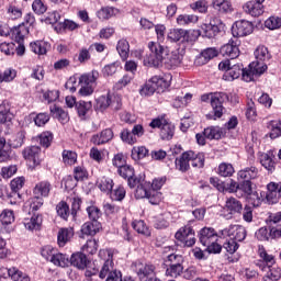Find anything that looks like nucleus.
<instances>
[{"label":"nucleus","mask_w":281,"mask_h":281,"mask_svg":"<svg viewBox=\"0 0 281 281\" xmlns=\"http://www.w3.org/2000/svg\"><path fill=\"white\" fill-rule=\"evenodd\" d=\"M148 49L149 54L143 59L145 67H166L167 69H172V67L181 65V55L179 53H170L168 47L157 42H149Z\"/></svg>","instance_id":"nucleus-1"},{"label":"nucleus","mask_w":281,"mask_h":281,"mask_svg":"<svg viewBox=\"0 0 281 281\" xmlns=\"http://www.w3.org/2000/svg\"><path fill=\"white\" fill-rule=\"evenodd\" d=\"M258 256L261 258V260L257 262V267H259L261 271H266L267 274L270 276L273 280H280L281 268L273 266L276 265V257H273V255H269L265 249V246H259Z\"/></svg>","instance_id":"nucleus-2"},{"label":"nucleus","mask_w":281,"mask_h":281,"mask_svg":"<svg viewBox=\"0 0 281 281\" xmlns=\"http://www.w3.org/2000/svg\"><path fill=\"white\" fill-rule=\"evenodd\" d=\"M202 102H210L214 117H223V113H225V102L229 100V94L225 92H215V93H207L201 95Z\"/></svg>","instance_id":"nucleus-3"},{"label":"nucleus","mask_w":281,"mask_h":281,"mask_svg":"<svg viewBox=\"0 0 281 281\" xmlns=\"http://www.w3.org/2000/svg\"><path fill=\"white\" fill-rule=\"evenodd\" d=\"M98 78H100V72H98V70H92L81 75L79 77V95L82 98L93 95V92L98 87Z\"/></svg>","instance_id":"nucleus-4"},{"label":"nucleus","mask_w":281,"mask_h":281,"mask_svg":"<svg viewBox=\"0 0 281 281\" xmlns=\"http://www.w3.org/2000/svg\"><path fill=\"white\" fill-rule=\"evenodd\" d=\"M149 126L151 128H160V137L165 142H170L175 137V124L168 122L165 116L154 119Z\"/></svg>","instance_id":"nucleus-5"},{"label":"nucleus","mask_w":281,"mask_h":281,"mask_svg":"<svg viewBox=\"0 0 281 281\" xmlns=\"http://www.w3.org/2000/svg\"><path fill=\"white\" fill-rule=\"evenodd\" d=\"M168 87H170L168 78L164 79L155 76L143 86L140 89V95H145L146 98L153 95L155 91H162V89H168Z\"/></svg>","instance_id":"nucleus-6"},{"label":"nucleus","mask_w":281,"mask_h":281,"mask_svg":"<svg viewBox=\"0 0 281 281\" xmlns=\"http://www.w3.org/2000/svg\"><path fill=\"white\" fill-rule=\"evenodd\" d=\"M265 71H267V64L260 61H252L247 68L243 67L241 80H244V82H254V80L262 76Z\"/></svg>","instance_id":"nucleus-7"},{"label":"nucleus","mask_w":281,"mask_h":281,"mask_svg":"<svg viewBox=\"0 0 281 281\" xmlns=\"http://www.w3.org/2000/svg\"><path fill=\"white\" fill-rule=\"evenodd\" d=\"M133 267L140 281H159L155 273V266L151 263L135 261Z\"/></svg>","instance_id":"nucleus-8"},{"label":"nucleus","mask_w":281,"mask_h":281,"mask_svg":"<svg viewBox=\"0 0 281 281\" xmlns=\"http://www.w3.org/2000/svg\"><path fill=\"white\" fill-rule=\"evenodd\" d=\"M218 69L221 71H226L223 78L224 80H228V82L238 80V77L243 76V64L232 65V61L228 59L221 61L218 64Z\"/></svg>","instance_id":"nucleus-9"},{"label":"nucleus","mask_w":281,"mask_h":281,"mask_svg":"<svg viewBox=\"0 0 281 281\" xmlns=\"http://www.w3.org/2000/svg\"><path fill=\"white\" fill-rule=\"evenodd\" d=\"M144 135V126L140 124L134 125V127L130 131L128 128H124L121 132V139L125 144H137V137H142Z\"/></svg>","instance_id":"nucleus-10"},{"label":"nucleus","mask_w":281,"mask_h":281,"mask_svg":"<svg viewBox=\"0 0 281 281\" xmlns=\"http://www.w3.org/2000/svg\"><path fill=\"white\" fill-rule=\"evenodd\" d=\"M175 238L180 243H183L186 247H193L196 244V237H194V229L190 226L181 227L175 235Z\"/></svg>","instance_id":"nucleus-11"},{"label":"nucleus","mask_w":281,"mask_h":281,"mask_svg":"<svg viewBox=\"0 0 281 281\" xmlns=\"http://www.w3.org/2000/svg\"><path fill=\"white\" fill-rule=\"evenodd\" d=\"M254 32V24L247 20H239L235 22L232 26V34L235 38H240L243 36H249Z\"/></svg>","instance_id":"nucleus-12"},{"label":"nucleus","mask_w":281,"mask_h":281,"mask_svg":"<svg viewBox=\"0 0 281 281\" xmlns=\"http://www.w3.org/2000/svg\"><path fill=\"white\" fill-rule=\"evenodd\" d=\"M268 228L273 240L281 238V212L271 213L267 220Z\"/></svg>","instance_id":"nucleus-13"},{"label":"nucleus","mask_w":281,"mask_h":281,"mask_svg":"<svg viewBox=\"0 0 281 281\" xmlns=\"http://www.w3.org/2000/svg\"><path fill=\"white\" fill-rule=\"evenodd\" d=\"M109 106H112V109H120L122 106V103H120V99L115 97H111V94L108 95H101L97 99V105L95 109L98 111H104L105 109H109Z\"/></svg>","instance_id":"nucleus-14"},{"label":"nucleus","mask_w":281,"mask_h":281,"mask_svg":"<svg viewBox=\"0 0 281 281\" xmlns=\"http://www.w3.org/2000/svg\"><path fill=\"white\" fill-rule=\"evenodd\" d=\"M237 232V236L235 237L236 243H243L245 238H247V229L245 226L240 225H231L227 228L221 231V234L224 238L234 236V233Z\"/></svg>","instance_id":"nucleus-15"},{"label":"nucleus","mask_w":281,"mask_h":281,"mask_svg":"<svg viewBox=\"0 0 281 281\" xmlns=\"http://www.w3.org/2000/svg\"><path fill=\"white\" fill-rule=\"evenodd\" d=\"M14 114L11 112V105L8 101H3L0 104V126L2 128H8L12 122Z\"/></svg>","instance_id":"nucleus-16"},{"label":"nucleus","mask_w":281,"mask_h":281,"mask_svg":"<svg viewBox=\"0 0 281 281\" xmlns=\"http://www.w3.org/2000/svg\"><path fill=\"white\" fill-rule=\"evenodd\" d=\"M168 41L171 43H189L190 31L183 29H171L167 34Z\"/></svg>","instance_id":"nucleus-17"},{"label":"nucleus","mask_w":281,"mask_h":281,"mask_svg":"<svg viewBox=\"0 0 281 281\" xmlns=\"http://www.w3.org/2000/svg\"><path fill=\"white\" fill-rule=\"evenodd\" d=\"M22 155L26 161H32L33 166H41V147L38 146H31L24 148Z\"/></svg>","instance_id":"nucleus-18"},{"label":"nucleus","mask_w":281,"mask_h":281,"mask_svg":"<svg viewBox=\"0 0 281 281\" xmlns=\"http://www.w3.org/2000/svg\"><path fill=\"white\" fill-rule=\"evenodd\" d=\"M114 137L113 130L105 128L98 134L91 136L90 142L94 144V146H104V144H109Z\"/></svg>","instance_id":"nucleus-19"},{"label":"nucleus","mask_w":281,"mask_h":281,"mask_svg":"<svg viewBox=\"0 0 281 281\" xmlns=\"http://www.w3.org/2000/svg\"><path fill=\"white\" fill-rule=\"evenodd\" d=\"M220 54H222V56H224L225 58H231L232 60H234V58H238V56H240L238 42H228L227 44L221 47Z\"/></svg>","instance_id":"nucleus-20"},{"label":"nucleus","mask_w":281,"mask_h":281,"mask_svg":"<svg viewBox=\"0 0 281 281\" xmlns=\"http://www.w3.org/2000/svg\"><path fill=\"white\" fill-rule=\"evenodd\" d=\"M194 157V151H184L179 158L176 159V168L180 172H188L190 170V161Z\"/></svg>","instance_id":"nucleus-21"},{"label":"nucleus","mask_w":281,"mask_h":281,"mask_svg":"<svg viewBox=\"0 0 281 281\" xmlns=\"http://www.w3.org/2000/svg\"><path fill=\"white\" fill-rule=\"evenodd\" d=\"M218 240V235L214 232V228H202L200 232V243L204 247L206 245H213Z\"/></svg>","instance_id":"nucleus-22"},{"label":"nucleus","mask_w":281,"mask_h":281,"mask_svg":"<svg viewBox=\"0 0 281 281\" xmlns=\"http://www.w3.org/2000/svg\"><path fill=\"white\" fill-rule=\"evenodd\" d=\"M25 186V178L19 177L14 178L11 181V194L13 196V200H10L11 205L16 204V201L21 199V194L19 193V190H21Z\"/></svg>","instance_id":"nucleus-23"},{"label":"nucleus","mask_w":281,"mask_h":281,"mask_svg":"<svg viewBox=\"0 0 281 281\" xmlns=\"http://www.w3.org/2000/svg\"><path fill=\"white\" fill-rule=\"evenodd\" d=\"M218 56V49L215 47L204 49L195 59V65L202 66L207 65L212 58Z\"/></svg>","instance_id":"nucleus-24"},{"label":"nucleus","mask_w":281,"mask_h":281,"mask_svg":"<svg viewBox=\"0 0 281 281\" xmlns=\"http://www.w3.org/2000/svg\"><path fill=\"white\" fill-rule=\"evenodd\" d=\"M260 177V171L254 167H246L237 172L238 181H251V179H258Z\"/></svg>","instance_id":"nucleus-25"},{"label":"nucleus","mask_w":281,"mask_h":281,"mask_svg":"<svg viewBox=\"0 0 281 281\" xmlns=\"http://www.w3.org/2000/svg\"><path fill=\"white\" fill-rule=\"evenodd\" d=\"M243 9L246 14H250V16H260L265 13V5L254 1H248L246 4H244Z\"/></svg>","instance_id":"nucleus-26"},{"label":"nucleus","mask_w":281,"mask_h":281,"mask_svg":"<svg viewBox=\"0 0 281 281\" xmlns=\"http://www.w3.org/2000/svg\"><path fill=\"white\" fill-rule=\"evenodd\" d=\"M30 34V30L25 24H20L11 30V38L15 41V43H23L25 36Z\"/></svg>","instance_id":"nucleus-27"},{"label":"nucleus","mask_w":281,"mask_h":281,"mask_svg":"<svg viewBox=\"0 0 281 281\" xmlns=\"http://www.w3.org/2000/svg\"><path fill=\"white\" fill-rule=\"evenodd\" d=\"M24 227L29 229V232H38L41 229V225H43V216L33 215L31 218H24Z\"/></svg>","instance_id":"nucleus-28"},{"label":"nucleus","mask_w":281,"mask_h":281,"mask_svg":"<svg viewBox=\"0 0 281 281\" xmlns=\"http://www.w3.org/2000/svg\"><path fill=\"white\" fill-rule=\"evenodd\" d=\"M212 5L218 14H229V12L234 11L232 2L228 0H213Z\"/></svg>","instance_id":"nucleus-29"},{"label":"nucleus","mask_w":281,"mask_h":281,"mask_svg":"<svg viewBox=\"0 0 281 281\" xmlns=\"http://www.w3.org/2000/svg\"><path fill=\"white\" fill-rule=\"evenodd\" d=\"M74 238V228H60L57 234V245L65 247Z\"/></svg>","instance_id":"nucleus-30"},{"label":"nucleus","mask_w":281,"mask_h":281,"mask_svg":"<svg viewBox=\"0 0 281 281\" xmlns=\"http://www.w3.org/2000/svg\"><path fill=\"white\" fill-rule=\"evenodd\" d=\"M102 227V224L100 222L94 221V222H86L81 226V233L85 234L86 236H95L97 232H100Z\"/></svg>","instance_id":"nucleus-31"},{"label":"nucleus","mask_w":281,"mask_h":281,"mask_svg":"<svg viewBox=\"0 0 281 281\" xmlns=\"http://www.w3.org/2000/svg\"><path fill=\"white\" fill-rule=\"evenodd\" d=\"M93 104L91 101H78L76 103V111L80 117V120H87V114L91 111Z\"/></svg>","instance_id":"nucleus-32"},{"label":"nucleus","mask_w":281,"mask_h":281,"mask_svg":"<svg viewBox=\"0 0 281 281\" xmlns=\"http://www.w3.org/2000/svg\"><path fill=\"white\" fill-rule=\"evenodd\" d=\"M49 192H52V183L47 180L38 182L34 188L36 196H49Z\"/></svg>","instance_id":"nucleus-33"},{"label":"nucleus","mask_w":281,"mask_h":281,"mask_svg":"<svg viewBox=\"0 0 281 281\" xmlns=\"http://www.w3.org/2000/svg\"><path fill=\"white\" fill-rule=\"evenodd\" d=\"M8 277L11 278L13 281H32L27 273L16 269V268H9L5 269Z\"/></svg>","instance_id":"nucleus-34"},{"label":"nucleus","mask_w":281,"mask_h":281,"mask_svg":"<svg viewBox=\"0 0 281 281\" xmlns=\"http://www.w3.org/2000/svg\"><path fill=\"white\" fill-rule=\"evenodd\" d=\"M69 262H70V265H72V267H77V269H86L87 256H85V254H82V252L74 254L70 257Z\"/></svg>","instance_id":"nucleus-35"},{"label":"nucleus","mask_w":281,"mask_h":281,"mask_svg":"<svg viewBox=\"0 0 281 281\" xmlns=\"http://www.w3.org/2000/svg\"><path fill=\"white\" fill-rule=\"evenodd\" d=\"M255 63H263L266 65L267 60L271 58V54H269V49L266 46H258L255 50Z\"/></svg>","instance_id":"nucleus-36"},{"label":"nucleus","mask_w":281,"mask_h":281,"mask_svg":"<svg viewBox=\"0 0 281 281\" xmlns=\"http://www.w3.org/2000/svg\"><path fill=\"white\" fill-rule=\"evenodd\" d=\"M203 135H204V137H206V139H221V137H223L224 133L221 127L211 126V127H206L203 131Z\"/></svg>","instance_id":"nucleus-37"},{"label":"nucleus","mask_w":281,"mask_h":281,"mask_svg":"<svg viewBox=\"0 0 281 281\" xmlns=\"http://www.w3.org/2000/svg\"><path fill=\"white\" fill-rule=\"evenodd\" d=\"M120 10L113 7H104L100 9L97 13L98 19L101 21H106L108 19H111V16H115V14H119Z\"/></svg>","instance_id":"nucleus-38"},{"label":"nucleus","mask_w":281,"mask_h":281,"mask_svg":"<svg viewBox=\"0 0 281 281\" xmlns=\"http://www.w3.org/2000/svg\"><path fill=\"white\" fill-rule=\"evenodd\" d=\"M97 186L101 190V192H105V194H111V191L113 190V186H115V183L113 182V179L103 177L97 182Z\"/></svg>","instance_id":"nucleus-39"},{"label":"nucleus","mask_w":281,"mask_h":281,"mask_svg":"<svg viewBox=\"0 0 281 281\" xmlns=\"http://www.w3.org/2000/svg\"><path fill=\"white\" fill-rule=\"evenodd\" d=\"M50 113H53V117H56L61 124L69 122V114L63 110V108L53 106L50 108Z\"/></svg>","instance_id":"nucleus-40"},{"label":"nucleus","mask_w":281,"mask_h":281,"mask_svg":"<svg viewBox=\"0 0 281 281\" xmlns=\"http://www.w3.org/2000/svg\"><path fill=\"white\" fill-rule=\"evenodd\" d=\"M12 150H10V145L5 143V139L0 136V162L9 161Z\"/></svg>","instance_id":"nucleus-41"},{"label":"nucleus","mask_w":281,"mask_h":281,"mask_svg":"<svg viewBox=\"0 0 281 281\" xmlns=\"http://www.w3.org/2000/svg\"><path fill=\"white\" fill-rule=\"evenodd\" d=\"M226 210L231 212V214H237L243 210V203L236 200V198H228L225 204Z\"/></svg>","instance_id":"nucleus-42"},{"label":"nucleus","mask_w":281,"mask_h":281,"mask_svg":"<svg viewBox=\"0 0 281 281\" xmlns=\"http://www.w3.org/2000/svg\"><path fill=\"white\" fill-rule=\"evenodd\" d=\"M116 50L123 60L128 58V52H131V45L126 40H120L116 45Z\"/></svg>","instance_id":"nucleus-43"},{"label":"nucleus","mask_w":281,"mask_h":281,"mask_svg":"<svg viewBox=\"0 0 281 281\" xmlns=\"http://www.w3.org/2000/svg\"><path fill=\"white\" fill-rule=\"evenodd\" d=\"M267 128L270 131L271 139H278L281 135V121H270Z\"/></svg>","instance_id":"nucleus-44"},{"label":"nucleus","mask_w":281,"mask_h":281,"mask_svg":"<svg viewBox=\"0 0 281 281\" xmlns=\"http://www.w3.org/2000/svg\"><path fill=\"white\" fill-rule=\"evenodd\" d=\"M30 46L32 52L38 54V56H44V54H47V49H49V44L46 42H32Z\"/></svg>","instance_id":"nucleus-45"},{"label":"nucleus","mask_w":281,"mask_h":281,"mask_svg":"<svg viewBox=\"0 0 281 281\" xmlns=\"http://www.w3.org/2000/svg\"><path fill=\"white\" fill-rule=\"evenodd\" d=\"M201 30L203 36H205L206 38H214V36H216V34L218 33V25L212 23L203 24Z\"/></svg>","instance_id":"nucleus-46"},{"label":"nucleus","mask_w":281,"mask_h":281,"mask_svg":"<svg viewBox=\"0 0 281 281\" xmlns=\"http://www.w3.org/2000/svg\"><path fill=\"white\" fill-rule=\"evenodd\" d=\"M50 262H53V265H55L56 267H69V256L60 252H55V256L53 257Z\"/></svg>","instance_id":"nucleus-47"},{"label":"nucleus","mask_w":281,"mask_h":281,"mask_svg":"<svg viewBox=\"0 0 281 281\" xmlns=\"http://www.w3.org/2000/svg\"><path fill=\"white\" fill-rule=\"evenodd\" d=\"M132 227L135 229V232H137V234H143V236H150V229H148V226L142 220L134 221L132 223Z\"/></svg>","instance_id":"nucleus-48"},{"label":"nucleus","mask_w":281,"mask_h":281,"mask_svg":"<svg viewBox=\"0 0 281 281\" xmlns=\"http://www.w3.org/2000/svg\"><path fill=\"white\" fill-rule=\"evenodd\" d=\"M199 16L194 14H181L177 18L178 25H190V23H196Z\"/></svg>","instance_id":"nucleus-49"},{"label":"nucleus","mask_w":281,"mask_h":281,"mask_svg":"<svg viewBox=\"0 0 281 281\" xmlns=\"http://www.w3.org/2000/svg\"><path fill=\"white\" fill-rule=\"evenodd\" d=\"M126 196V189L124 187L119 186L114 190L110 192V198L112 201H124V198Z\"/></svg>","instance_id":"nucleus-50"},{"label":"nucleus","mask_w":281,"mask_h":281,"mask_svg":"<svg viewBox=\"0 0 281 281\" xmlns=\"http://www.w3.org/2000/svg\"><path fill=\"white\" fill-rule=\"evenodd\" d=\"M235 170H234V166L232 164H227V162H222L218 166V175H221V177H232V175H234Z\"/></svg>","instance_id":"nucleus-51"},{"label":"nucleus","mask_w":281,"mask_h":281,"mask_svg":"<svg viewBox=\"0 0 281 281\" xmlns=\"http://www.w3.org/2000/svg\"><path fill=\"white\" fill-rule=\"evenodd\" d=\"M259 161L261 166H263V168L269 171L273 170V166H276V162H273V159L271 156H269V154H261L259 156Z\"/></svg>","instance_id":"nucleus-52"},{"label":"nucleus","mask_w":281,"mask_h":281,"mask_svg":"<svg viewBox=\"0 0 281 281\" xmlns=\"http://www.w3.org/2000/svg\"><path fill=\"white\" fill-rule=\"evenodd\" d=\"M63 159H64V164H66L67 166H74V164L78 161V154L71 150H64Z\"/></svg>","instance_id":"nucleus-53"},{"label":"nucleus","mask_w":281,"mask_h":281,"mask_svg":"<svg viewBox=\"0 0 281 281\" xmlns=\"http://www.w3.org/2000/svg\"><path fill=\"white\" fill-rule=\"evenodd\" d=\"M148 155V150L146 149L145 146H138V147H133L132 149V159L135 161H138V159H144Z\"/></svg>","instance_id":"nucleus-54"},{"label":"nucleus","mask_w":281,"mask_h":281,"mask_svg":"<svg viewBox=\"0 0 281 281\" xmlns=\"http://www.w3.org/2000/svg\"><path fill=\"white\" fill-rule=\"evenodd\" d=\"M2 225H12L14 223V212L12 210H4L0 214Z\"/></svg>","instance_id":"nucleus-55"},{"label":"nucleus","mask_w":281,"mask_h":281,"mask_svg":"<svg viewBox=\"0 0 281 281\" xmlns=\"http://www.w3.org/2000/svg\"><path fill=\"white\" fill-rule=\"evenodd\" d=\"M190 159L193 168H203L205 166V154H195L193 151V157Z\"/></svg>","instance_id":"nucleus-56"},{"label":"nucleus","mask_w":281,"mask_h":281,"mask_svg":"<svg viewBox=\"0 0 281 281\" xmlns=\"http://www.w3.org/2000/svg\"><path fill=\"white\" fill-rule=\"evenodd\" d=\"M191 10H194V12H200L201 14H205L207 12V0H198L196 2H193L190 4Z\"/></svg>","instance_id":"nucleus-57"},{"label":"nucleus","mask_w":281,"mask_h":281,"mask_svg":"<svg viewBox=\"0 0 281 281\" xmlns=\"http://www.w3.org/2000/svg\"><path fill=\"white\" fill-rule=\"evenodd\" d=\"M148 188H150V183L139 184L136 188L135 198L136 199H147L148 194L150 192V190H148Z\"/></svg>","instance_id":"nucleus-58"},{"label":"nucleus","mask_w":281,"mask_h":281,"mask_svg":"<svg viewBox=\"0 0 281 281\" xmlns=\"http://www.w3.org/2000/svg\"><path fill=\"white\" fill-rule=\"evenodd\" d=\"M168 220H170V213H165V217L160 216L156 220L154 227H156V229H166V227L170 225Z\"/></svg>","instance_id":"nucleus-59"},{"label":"nucleus","mask_w":281,"mask_h":281,"mask_svg":"<svg viewBox=\"0 0 281 281\" xmlns=\"http://www.w3.org/2000/svg\"><path fill=\"white\" fill-rule=\"evenodd\" d=\"M265 26L268 30H280V27H281V19L278 18V16H270L268 20H266Z\"/></svg>","instance_id":"nucleus-60"},{"label":"nucleus","mask_w":281,"mask_h":281,"mask_svg":"<svg viewBox=\"0 0 281 281\" xmlns=\"http://www.w3.org/2000/svg\"><path fill=\"white\" fill-rule=\"evenodd\" d=\"M56 210H57L58 216L64 218V221H67V218H69V205H67L66 202H59L57 204Z\"/></svg>","instance_id":"nucleus-61"},{"label":"nucleus","mask_w":281,"mask_h":281,"mask_svg":"<svg viewBox=\"0 0 281 281\" xmlns=\"http://www.w3.org/2000/svg\"><path fill=\"white\" fill-rule=\"evenodd\" d=\"M147 199L151 205H159L161 203V199H164L161 192L149 190Z\"/></svg>","instance_id":"nucleus-62"},{"label":"nucleus","mask_w":281,"mask_h":281,"mask_svg":"<svg viewBox=\"0 0 281 281\" xmlns=\"http://www.w3.org/2000/svg\"><path fill=\"white\" fill-rule=\"evenodd\" d=\"M183 273V266H169L166 270V276L169 278H179Z\"/></svg>","instance_id":"nucleus-63"},{"label":"nucleus","mask_w":281,"mask_h":281,"mask_svg":"<svg viewBox=\"0 0 281 281\" xmlns=\"http://www.w3.org/2000/svg\"><path fill=\"white\" fill-rule=\"evenodd\" d=\"M120 67V61H114L103 67L102 74L103 76H113L117 72V68Z\"/></svg>","instance_id":"nucleus-64"}]
</instances>
